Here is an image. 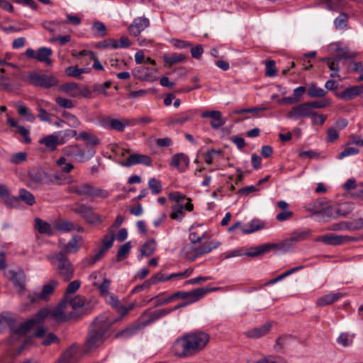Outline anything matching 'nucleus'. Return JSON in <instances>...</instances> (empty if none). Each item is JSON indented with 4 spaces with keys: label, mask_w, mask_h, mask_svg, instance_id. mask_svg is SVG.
Instances as JSON below:
<instances>
[{
    "label": "nucleus",
    "mask_w": 363,
    "mask_h": 363,
    "mask_svg": "<svg viewBox=\"0 0 363 363\" xmlns=\"http://www.w3.org/2000/svg\"><path fill=\"white\" fill-rule=\"evenodd\" d=\"M67 303V297L65 296L52 310H50L46 307L40 309L32 318L13 330V333L17 335H26L35 325L43 323L48 317L57 323L67 322V318L64 311Z\"/></svg>",
    "instance_id": "obj_1"
},
{
    "label": "nucleus",
    "mask_w": 363,
    "mask_h": 363,
    "mask_svg": "<svg viewBox=\"0 0 363 363\" xmlns=\"http://www.w3.org/2000/svg\"><path fill=\"white\" fill-rule=\"evenodd\" d=\"M209 342V336L204 332H194L178 338L174 343L175 355L186 357L202 350Z\"/></svg>",
    "instance_id": "obj_2"
},
{
    "label": "nucleus",
    "mask_w": 363,
    "mask_h": 363,
    "mask_svg": "<svg viewBox=\"0 0 363 363\" xmlns=\"http://www.w3.org/2000/svg\"><path fill=\"white\" fill-rule=\"evenodd\" d=\"M119 319H112L107 314L94 318L89 327L86 346L89 350L96 348L104 343L106 335L113 323Z\"/></svg>",
    "instance_id": "obj_3"
},
{
    "label": "nucleus",
    "mask_w": 363,
    "mask_h": 363,
    "mask_svg": "<svg viewBox=\"0 0 363 363\" xmlns=\"http://www.w3.org/2000/svg\"><path fill=\"white\" fill-rule=\"evenodd\" d=\"M67 192L79 196L90 198L106 199L109 196V192L107 190L96 187L91 183H82L70 186L67 188Z\"/></svg>",
    "instance_id": "obj_4"
},
{
    "label": "nucleus",
    "mask_w": 363,
    "mask_h": 363,
    "mask_svg": "<svg viewBox=\"0 0 363 363\" xmlns=\"http://www.w3.org/2000/svg\"><path fill=\"white\" fill-rule=\"evenodd\" d=\"M72 211L79 214L89 224L99 225L103 222L101 216L95 213L91 206L85 203H75Z\"/></svg>",
    "instance_id": "obj_5"
},
{
    "label": "nucleus",
    "mask_w": 363,
    "mask_h": 363,
    "mask_svg": "<svg viewBox=\"0 0 363 363\" xmlns=\"http://www.w3.org/2000/svg\"><path fill=\"white\" fill-rule=\"evenodd\" d=\"M62 153L65 156L74 157L79 162H84L92 158L96 151L94 148L82 149L79 145L75 144L65 147Z\"/></svg>",
    "instance_id": "obj_6"
},
{
    "label": "nucleus",
    "mask_w": 363,
    "mask_h": 363,
    "mask_svg": "<svg viewBox=\"0 0 363 363\" xmlns=\"http://www.w3.org/2000/svg\"><path fill=\"white\" fill-rule=\"evenodd\" d=\"M28 81L34 86L49 89L58 84V79L53 75L40 74L36 72L29 73Z\"/></svg>",
    "instance_id": "obj_7"
},
{
    "label": "nucleus",
    "mask_w": 363,
    "mask_h": 363,
    "mask_svg": "<svg viewBox=\"0 0 363 363\" xmlns=\"http://www.w3.org/2000/svg\"><path fill=\"white\" fill-rule=\"evenodd\" d=\"M59 262L58 272L65 281H69L74 276V269L64 252H60L55 256Z\"/></svg>",
    "instance_id": "obj_8"
},
{
    "label": "nucleus",
    "mask_w": 363,
    "mask_h": 363,
    "mask_svg": "<svg viewBox=\"0 0 363 363\" xmlns=\"http://www.w3.org/2000/svg\"><path fill=\"white\" fill-rule=\"evenodd\" d=\"M318 203L320 206H322L321 208H318L317 204H315L313 209H309L313 211L314 215H320L323 218L327 219H335L340 216H346L347 215V213H342L339 208L333 206L326 205L325 206H323V203Z\"/></svg>",
    "instance_id": "obj_9"
},
{
    "label": "nucleus",
    "mask_w": 363,
    "mask_h": 363,
    "mask_svg": "<svg viewBox=\"0 0 363 363\" xmlns=\"http://www.w3.org/2000/svg\"><path fill=\"white\" fill-rule=\"evenodd\" d=\"M53 52L51 48L42 47L36 52L32 48L26 50L25 55L30 59H35L40 62H44L47 66H52V61L50 58Z\"/></svg>",
    "instance_id": "obj_10"
},
{
    "label": "nucleus",
    "mask_w": 363,
    "mask_h": 363,
    "mask_svg": "<svg viewBox=\"0 0 363 363\" xmlns=\"http://www.w3.org/2000/svg\"><path fill=\"white\" fill-rule=\"evenodd\" d=\"M133 120L123 118L122 121L106 116L102 118L101 124L104 128L118 132H123L126 126L133 125Z\"/></svg>",
    "instance_id": "obj_11"
},
{
    "label": "nucleus",
    "mask_w": 363,
    "mask_h": 363,
    "mask_svg": "<svg viewBox=\"0 0 363 363\" xmlns=\"http://www.w3.org/2000/svg\"><path fill=\"white\" fill-rule=\"evenodd\" d=\"M313 110L310 109L308 102H305L293 106L287 113V117L294 120L308 118L313 114Z\"/></svg>",
    "instance_id": "obj_12"
},
{
    "label": "nucleus",
    "mask_w": 363,
    "mask_h": 363,
    "mask_svg": "<svg viewBox=\"0 0 363 363\" xmlns=\"http://www.w3.org/2000/svg\"><path fill=\"white\" fill-rule=\"evenodd\" d=\"M58 285V282L55 280H51L48 284L43 286L40 293L29 295L28 298L31 303H34L36 300L48 301L50 296L54 293L55 288Z\"/></svg>",
    "instance_id": "obj_13"
},
{
    "label": "nucleus",
    "mask_w": 363,
    "mask_h": 363,
    "mask_svg": "<svg viewBox=\"0 0 363 363\" xmlns=\"http://www.w3.org/2000/svg\"><path fill=\"white\" fill-rule=\"evenodd\" d=\"M152 162L151 157L147 155L133 153L131 154L125 161L120 162V164L123 167H128L139 164L150 166Z\"/></svg>",
    "instance_id": "obj_14"
},
{
    "label": "nucleus",
    "mask_w": 363,
    "mask_h": 363,
    "mask_svg": "<svg viewBox=\"0 0 363 363\" xmlns=\"http://www.w3.org/2000/svg\"><path fill=\"white\" fill-rule=\"evenodd\" d=\"M187 201L188 202L185 205L176 204L172 206V212L169 215L172 219L181 222L185 216L184 209L189 212L193 211L194 205L191 203V199L187 198Z\"/></svg>",
    "instance_id": "obj_15"
},
{
    "label": "nucleus",
    "mask_w": 363,
    "mask_h": 363,
    "mask_svg": "<svg viewBox=\"0 0 363 363\" xmlns=\"http://www.w3.org/2000/svg\"><path fill=\"white\" fill-rule=\"evenodd\" d=\"M157 72V68L140 67L133 69V74L142 81L152 82L157 79L155 75Z\"/></svg>",
    "instance_id": "obj_16"
},
{
    "label": "nucleus",
    "mask_w": 363,
    "mask_h": 363,
    "mask_svg": "<svg viewBox=\"0 0 363 363\" xmlns=\"http://www.w3.org/2000/svg\"><path fill=\"white\" fill-rule=\"evenodd\" d=\"M149 19L147 18H136L128 27V31L134 37L138 36L140 33L149 26Z\"/></svg>",
    "instance_id": "obj_17"
},
{
    "label": "nucleus",
    "mask_w": 363,
    "mask_h": 363,
    "mask_svg": "<svg viewBox=\"0 0 363 363\" xmlns=\"http://www.w3.org/2000/svg\"><path fill=\"white\" fill-rule=\"evenodd\" d=\"M201 117L203 118H211L212 120L210 125L213 129H218L223 126L225 121L222 117V113L220 111H206L201 113Z\"/></svg>",
    "instance_id": "obj_18"
},
{
    "label": "nucleus",
    "mask_w": 363,
    "mask_h": 363,
    "mask_svg": "<svg viewBox=\"0 0 363 363\" xmlns=\"http://www.w3.org/2000/svg\"><path fill=\"white\" fill-rule=\"evenodd\" d=\"M8 278L12 281L16 287L21 290H24L26 286V274L23 269H19L18 271L11 269L8 272Z\"/></svg>",
    "instance_id": "obj_19"
},
{
    "label": "nucleus",
    "mask_w": 363,
    "mask_h": 363,
    "mask_svg": "<svg viewBox=\"0 0 363 363\" xmlns=\"http://www.w3.org/2000/svg\"><path fill=\"white\" fill-rule=\"evenodd\" d=\"M320 61L325 62L329 69L333 71L330 76L332 78L340 77L338 72L340 70V65H345V62L341 60H336V55H333L331 57H323L320 59Z\"/></svg>",
    "instance_id": "obj_20"
},
{
    "label": "nucleus",
    "mask_w": 363,
    "mask_h": 363,
    "mask_svg": "<svg viewBox=\"0 0 363 363\" xmlns=\"http://www.w3.org/2000/svg\"><path fill=\"white\" fill-rule=\"evenodd\" d=\"M39 143L45 145L49 151H54L57 149L59 145L65 143V140L60 139L58 135L55 134L48 135L39 140Z\"/></svg>",
    "instance_id": "obj_21"
},
{
    "label": "nucleus",
    "mask_w": 363,
    "mask_h": 363,
    "mask_svg": "<svg viewBox=\"0 0 363 363\" xmlns=\"http://www.w3.org/2000/svg\"><path fill=\"white\" fill-rule=\"evenodd\" d=\"M335 96L345 101H350L357 96H362V88L360 86H354L347 88L341 93H335Z\"/></svg>",
    "instance_id": "obj_22"
},
{
    "label": "nucleus",
    "mask_w": 363,
    "mask_h": 363,
    "mask_svg": "<svg viewBox=\"0 0 363 363\" xmlns=\"http://www.w3.org/2000/svg\"><path fill=\"white\" fill-rule=\"evenodd\" d=\"M277 245L274 243H264L261 245L250 247L249 252L244 253V255L248 257H257L275 250Z\"/></svg>",
    "instance_id": "obj_23"
},
{
    "label": "nucleus",
    "mask_w": 363,
    "mask_h": 363,
    "mask_svg": "<svg viewBox=\"0 0 363 363\" xmlns=\"http://www.w3.org/2000/svg\"><path fill=\"white\" fill-rule=\"evenodd\" d=\"M190 252L189 255H186V257L190 260L194 261L197 257H199L205 254L211 252V247L208 246L207 242L199 243L195 248Z\"/></svg>",
    "instance_id": "obj_24"
},
{
    "label": "nucleus",
    "mask_w": 363,
    "mask_h": 363,
    "mask_svg": "<svg viewBox=\"0 0 363 363\" xmlns=\"http://www.w3.org/2000/svg\"><path fill=\"white\" fill-rule=\"evenodd\" d=\"M271 328V323H267L259 327L247 331L246 335L250 338H259L267 335L270 331Z\"/></svg>",
    "instance_id": "obj_25"
},
{
    "label": "nucleus",
    "mask_w": 363,
    "mask_h": 363,
    "mask_svg": "<svg viewBox=\"0 0 363 363\" xmlns=\"http://www.w3.org/2000/svg\"><path fill=\"white\" fill-rule=\"evenodd\" d=\"M196 291V289H193L191 291H179L170 295L169 297L171 302L176 299H186L187 301L191 300V301H197L198 296L197 293Z\"/></svg>",
    "instance_id": "obj_26"
},
{
    "label": "nucleus",
    "mask_w": 363,
    "mask_h": 363,
    "mask_svg": "<svg viewBox=\"0 0 363 363\" xmlns=\"http://www.w3.org/2000/svg\"><path fill=\"white\" fill-rule=\"evenodd\" d=\"M203 238V235L199 236L196 232L190 233L189 237L190 242L186 244L182 249V252L185 254V257L186 255H189L190 252L194 250L193 249L195 248L199 243H201Z\"/></svg>",
    "instance_id": "obj_27"
},
{
    "label": "nucleus",
    "mask_w": 363,
    "mask_h": 363,
    "mask_svg": "<svg viewBox=\"0 0 363 363\" xmlns=\"http://www.w3.org/2000/svg\"><path fill=\"white\" fill-rule=\"evenodd\" d=\"M144 326H142V323L140 324L134 325L122 330L114 335L115 338H129L137 334Z\"/></svg>",
    "instance_id": "obj_28"
},
{
    "label": "nucleus",
    "mask_w": 363,
    "mask_h": 363,
    "mask_svg": "<svg viewBox=\"0 0 363 363\" xmlns=\"http://www.w3.org/2000/svg\"><path fill=\"white\" fill-rule=\"evenodd\" d=\"M0 197L7 206L16 208L17 199L10 194L9 188L5 185L0 184Z\"/></svg>",
    "instance_id": "obj_29"
},
{
    "label": "nucleus",
    "mask_w": 363,
    "mask_h": 363,
    "mask_svg": "<svg viewBox=\"0 0 363 363\" xmlns=\"http://www.w3.org/2000/svg\"><path fill=\"white\" fill-rule=\"evenodd\" d=\"M316 241L322 242L326 245L335 246L344 243V238L342 235L328 234L320 236L316 239Z\"/></svg>",
    "instance_id": "obj_30"
},
{
    "label": "nucleus",
    "mask_w": 363,
    "mask_h": 363,
    "mask_svg": "<svg viewBox=\"0 0 363 363\" xmlns=\"http://www.w3.org/2000/svg\"><path fill=\"white\" fill-rule=\"evenodd\" d=\"M15 197L17 199L16 207L19 206L20 201H23L28 206H33L35 203V198L34 195L25 189H21L19 190L18 196Z\"/></svg>",
    "instance_id": "obj_31"
},
{
    "label": "nucleus",
    "mask_w": 363,
    "mask_h": 363,
    "mask_svg": "<svg viewBox=\"0 0 363 363\" xmlns=\"http://www.w3.org/2000/svg\"><path fill=\"white\" fill-rule=\"evenodd\" d=\"M342 296H344V294L342 293L328 294L319 298L316 304L320 307H323L333 303Z\"/></svg>",
    "instance_id": "obj_32"
},
{
    "label": "nucleus",
    "mask_w": 363,
    "mask_h": 363,
    "mask_svg": "<svg viewBox=\"0 0 363 363\" xmlns=\"http://www.w3.org/2000/svg\"><path fill=\"white\" fill-rule=\"evenodd\" d=\"M35 228L40 234L52 236L54 234L53 230L50 223L39 218L35 219Z\"/></svg>",
    "instance_id": "obj_33"
},
{
    "label": "nucleus",
    "mask_w": 363,
    "mask_h": 363,
    "mask_svg": "<svg viewBox=\"0 0 363 363\" xmlns=\"http://www.w3.org/2000/svg\"><path fill=\"white\" fill-rule=\"evenodd\" d=\"M172 312V310H168V308H162L156 310L150 313L149 317L147 320H143L142 323V326H147L150 325L151 323L158 320L159 318L166 316Z\"/></svg>",
    "instance_id": "obj_34"
},
{
    "label": "nucleus",
    "mask_w": 363,
    "mask_h": 363,
    "mask_svg": "<svg viewBox=\"0 0 363 363\" xmlns=\"http://www.w3.org/2000/svg\"><path fill=\"white\" fill-rule=\"evenodd\" d=\"M156 249V242L154 239H150L146 241L140 248V254L138 259L140 260L143 256L150 257L153 255Z\"/></svg>",
    "instance_id": "obj_35"
},
{
    "label": "nucleus",
    "mask_w": 363,
    "mask_h": 363,
    "mask_svg": "<svg viewBox=\"0 0 363 363\" xmlns=\"http://www.w3.org/2000/svg\"><path fill=\"white\" fill-rule=\"evenodd\" d=\"M28 176L31 182L35 184H41L48 174L40 168H33L29 170Z\"/></svg>",
    "instance_id": "obj_36"
},
{
    "label": "nucleus",
    "mask_w": 363,
    "mask_h": 363,
    "mask_svg": "<svg viewBox=\"0 0 363 363\" xmlns=\"http://www.w3.org/2000/svg\"><path fill=\"white\" fill-rule=\"evenodd\" d=\"M187 57L181 53H172L169 55L165 54L163 55L164 62L169 66L172 67L174 65L185 61Z\"/></svg>",
    "instance_id": "obj_37"
},
{
    "label": "nucleus",
    "mask_w": 363,
    "mask_h": 363,
    "mask_svg": "<svg viewBox=\"0 0 363 363\" xmlns=\"http://www.w3.org/2000/svg\"><path fill=\"white\" fill-rule=\"evenodd\" d=\"M49 106H50V104L48 101H42L40 102H38V117L40 121L49 123L51 122V114H50L44 108H48Z\"/></svg>",
    "instance_id": "obj_38"
},
{
    "label": "nucleus",
    "mask_w": 363,
    "mask_h": 363,
    "mask_svg": "<svg viewBox=\"0 0 363 363\" xmlns=\"http://www.w3.org/2000/svg\"><path fill=\"white\" fill-rule=\"evenodd\" d=\"M17 112L19 116L23 117L26 121L33 123L35 120V116L31 113L30 109L24 104L16 105Z\"/></svg>",
    "instance_id": "obj_39"
},
{
    "label": "nucleus",
    "mask_w": 363,
    "mask_h": 363,
    "mask_svg": "<svg viewBox=\"0 0 363 363\" xmlns=\"http://www.w3.org/2000/svg\"><path fill=\"white\" fill-rule=\"evenodd\" d=\"M249 228H242L243 234H250L264 228V223L259 219H253L248 223Z\"/></svg>",
    "instance_id": "obj_40"
},
{
    "label": "nucleus",
    "mask_w": 363,
    "mask_h": 363,
    "mask_svg": "<svg viewBox=\"0 0 363 363\" xmlns=\"http://www.w3.org/2000/svg\"><path fill=\"white\" fill-rule=\"evenodd\" d=\"M79 139L84 140L89 145L94 146H96L100 144V140L96 135L86 131L81 132L79 135L76 137V140Z\"/></svg>",
    "instance_id": "obj_41"
},
{
    "label": "nucleus",
    "mask_w": 363,
    "mask_h": 363,
    "mask_svg": "<svg viewBox=\"0 0 363 363\" xmlns=\"http://www.w3.org/2000/svg\"><path fill=\"white\" fill-rule=\"evenodd\" d=\"M194 113L191 110L185 111L181 114L180 117H174L169 119L171 125L183 124L186 121L191 120L194 117Z\"/></svg>",
    "instance_id": "obj_42"
},
{
    "label": "nucleus",
    "mask_w": 363,
    "mask_h": 363,
    "mask_svg": "<svg viewBox=\"0 0 363 363\" xmlns=\"http://www.w3.org/2000/svg\"><path fill=\"white\" fill-rule=\"evenodd\" d=\"M327 94V91L318 87L315 84H310L307 89V94L311 98L323 97Z\"/></svg>",
    "instance_id": "obj_43"
},
{
    "label": "nucleus",
    "mask_w": 363,
    "mask_h": 363,
    "mask_svg": "<svg viewBox=\"0 0 363 363\" xmlns=\"http://www.w3.org/2000/svg\"><path fill=\"white\" fill-rule=\"evenodd\" d=\"M79 238H80V236H79V235L74 236L64 246V247L61 252H64L65 255H66L67 253H72V252H77L79 248V246L77 244Z\"/></svg>",
    "instance_id": "obj_44"
},
{
    "label": "nucleus",
    "mask_w": 363,
    "mask_h": 363,
    "mask_svg": "<svg viewBox=\"0 0 363 363\" xmlns=\"http://www.w3.org/2000/svg\"><path fill=\"white\" fill-rule=\"evenodd\" d=\"M131 249L130 242H127L120 247L116 255V261L121 262L125 259Z\"/></svg>",
    "instance_id": "obj_45"
},
{
    "label": "nucleus",
    "mask_w": 363,
    "mask_h": 363,
    "mask_svg": "<svg viewBox=\"0 0 363 363\" xmlns=\"http://www.w3.org/2000/svg\"><path fill=\"white\" fill-rule=\"evenodd\" d=\"M336 60L345 61L346 60H354L357 57V54L350 52L347 47H343L339 53L335 54Z\"/></svg>",
    "instance_id": "obj_46"
},
{
    "label": "nucleus",
    "mask_w": 363,
    "mask_h": 363,
    "mask_svg": "<svg viewBox=\"0 0 363 363\" xmlns=\"http://www.w3.org/2000/svg\"><path fill=\"white\" fill-rule=\"evenodd\" d=\"M115 240V233L112 230H110L108 233L104 235L102 239V244L104 249L108 250L113 244Z\"/></svg>",
    "instance_id": "obj_47"
},
{
    "label": "nucleus",
    "mask_w": 363,
    "mask_h": 363,
    "mask_svg": "<svg viewBox=\"0 0 363 363\" xmlns=\"http://www.w3.org/2000/svg\"><path fill=\"white\" fill-rule=\"evenodd\" d=\"M55 228L62 232H71L76 229L74 224L67 220H62L57 223Z\"/></svg>",
    "instance_id": "obj_48"
},
{
    "label": "nucleus",
    "mask_w": 363,
    "mask_h": 363,
    "mask_svg": "<svg viewBox=\"0 0 363 363\" xmlns=\"http://www.w3.org/2000/svg\"><path fill=\"white\" fill-rule=\"evenodd\" d=\"M275 244L277 245L275 250L278 249L283 251H288L296 244V242L293 239V236L291 235L289 238L284 240L282 242Z\"/></svg>",
    "instance_id": "obj_49"
},
{
    "label": "nucleus",
    "mask_w": 363,
    "mask_h": 363,
    "mask_svg": "<svg viewBox=\"0 0 363 363\" xmlns=\"http://www.w3.org/2000/svg\"><path fill=\"white\" fill-rule=\"evenodd\" d=\"M348 15L346 13H341L334 21L335 28L342 29L347 26Z\"/></svg>",
    "instance_id": "obj_50"
},
{
    "label": "nucleus",
    "mask_w": 363,
    "mask_h": 363,
    "mask_svg": "<svg viewBox=\"0 0 363 363\" xmlns=\"http://www.w3.org/2000/svg\"><path fill=\"white\" fill-rule=\"evenodd\" d=\"M148 186L150 189H151V192L152 194H159L162 191V186L161 184V182L155 179V178H151L148 182Z\"/></svg>",
    "instance_id": "obj_51"
},
{
    "label": "nucleus",
    "mask_w": 363,
    "mask_h": 363,
    "mask_svg": "<svg viewBox=\"0 0 363 363\" xmlns=\"http://www.w3.org/2000/svg\"><path fill=\"white\" fill-rule=\"evenodd\" d=\"M311 233L310 230H301L298 229L293 232L291 235L293 236V239L295 240V242H298L303 240H305Z\"/></svg>",
    "instance_id": "obj_52"
},
{
    "label": "nucleus",
    "mask_w": 363,
    "mask_h": 363,
    "mask_svg": "<svg viewBox=\"0 0 363 363\" xmlns=\"http://www.w3.org/2000/svg\"><path fill=\"white\" fill-rule=\"evenodd\" d=\"M62 117L65 118L70 127L77 128L80 125L79 119L73 114L64 111L62 113Z\"/></svg>",
    "instance_id": "obj_53"
},
{
    "label": "nucleus",
    "mask_w": 363,
    "mask_h": 363,
    "mask_svg": "<svg viewBox=\"0 0 363 363\" xmlns=\"http://www.w3.org/2000/svg\"><path fill=\"white\" fill-rule=\"evenodd\" d=\"M174 278V275H164L162 272H158L155 274H153L151 277V283L153 284H157L159 282H164L169 281L172 279Z\"/></svg>",
    "instance_id": "obj_54"
},
{
    "label": "nucleus",
    "mask_w": 363,
    "mask_h": 363,
    "mask_svg": "<svg viewBox=\"0 0 363 363\" xmlns=\"http://www.w3.org/2000/svg\"><path fill=\"white\" fill-rule=\"evenodd\" d=\"M92 30L100 37H104L106 35V27L102 22H94L92 25Z\"/></svg>",
    "instance_id": "obj_55"
},
{
    "label": "nucleus",
    "mask_w": 363,
    "mask_h": 363,
    "mask_svg": "<svg viewBox=\"0 0 363 363\" xmlns=\"http://www.w3.org/2000/svg\"><path fill=\"white\" fill-rule=\"evenodd\" d=\"M68 302L72 309L75 311L77 308H81L84 305L85 298L84 296L78 295L74 298H71Z\"/></svg>",
    "instance_id": "obj_56"
},
{
    "label": "nucleus",
    "mask_w": 363,
    "mask_h": 363,
    "mask_svg": "<svg viewBox=\"0 0 363 363\" xmlns=\"http://www.w3.org/2000/svg\"><path fill=\"white\" fill-rule=\"evenodd\" d=\"M131 45V43L128 38L126 36H122L118 40L115 39V43L113 45V49L117 48H126Z\"/></svg>",
    "instance_id": "obj_57"
},
{
    "label": "nucleus",
    "mask_w": 363,
    "mask_h": 363,
    "mask_svg": "<svg viewBox=\"0 0 363 363\" xmlns=\"http://www.w3.org/2000/svg\"><path fill=\"white\" fill-rule=\"evenodd\" d=\"M327 8L331 11H337L343 5V0H323Z\"/></svg>",
    "instance_id": "obj_58"
},
{
    "label": "nucleus",
    "mask_w": 363,
    "mask_h": 363,
    "mask_svg": "<svg viewBox=\"0 0 363 363\" xmlns=\"http://www.w3.org/2000/svg\"><path fill=\"white\" fill-rule=\"evenodd\" d=\"M60 342V338H58L55 333H49L45 337L43 341L42 342V345L44 346H49L53 343L59 344Z\"/></svg>",
    "instance_id": "obj_59"
},
{
    "label": "nucleus",
    "mask_w": 363,
    "mask_h": 363,
    "mask_svg": "<svg viewBox=\"0 0 363 363\" xmlns=\"http://www.w3.org/2000/svg\"><path fill=\"white\" fill-rule=\"evenodd\" d=\"M77 88L78 84L76 82H67L60 85V90L65 93H69L70 95L71 93L76 92L75 90Z\"/></svg>",
    "instance_id": "obj_60"
},
{
    "label": "nucleus",
    "mask_w": 363,
    "mask_h": 363,
    "mask_svg": "<svg viewBox=\"0 0 363 363\" xmlns=\"http://www.w3.org/2000/svg\"><path fill=\"white\" fill-rule=\"evenodd\" d=\"M310 109L313 108H323L330 105V101L329 99H324L321 101H309L308 102Z\"/></svg>",
    "instance_id": "obj_61"
},
{
    "label": "nucleus",
    "mask_w": 363,
    "mask_h": 363,
    "mask_svg": "<svg viewBox=\"0 0 363 363\" xmlns=\"http://www.w3.org/2000/svg\"><path fill=\"white\" fill-rule=\"evenodd\" d=\"M81 72L80 68L77 66H69L65 69V74L72 77H74L77 79H81Z\"/></svg>",
    "instance_id": "obj_62"
},
{
    "label": "nucleus",
    "mask_w": 363,
    "mask_h": 363,
    "mask_svg": "<svg viewBox=\"0 0 363 363\" xmlns=\"http://www.w3.org/2000/svg\"><path fill=\"white\" fill-rule=\"evenodd\" d=\"M169 41L173 46L178 49H185L191 46V43L190 42L180 39L172 38Z\"/></svg>",
    "instance_id": "obj_63"
},
{
    "label": "nucleus",
    "mask_w": 363,
    "mask_h": 363,
    "mask_svg": "<svg viewBox=\"0 0 363 363\" xmlns=\"http://www.w3.org/2000/svg\"><path fill=\"white\" fill-rule=\"evenodd\" d=\"M363 72V62L351 61L348 64L347 72Z\"/></svg>",
    "instance_id": "obj_64"
}]
</instances>
